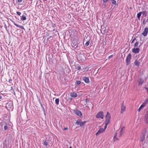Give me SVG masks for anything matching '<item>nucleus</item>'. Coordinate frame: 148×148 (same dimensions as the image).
Here are the masks:
<instances>
[{
    "label": "nucleus",
    "mask_w": 148,
    "mask_h": 148,
    "mask_svg": "<svg viewBox=\"0 0 148 148\" xmlns=\"http://www.w3.org/2000/svg\"><path fill=\"white\" fill-rule=\"evenodd\" d=\"M86 122V121H84V122H82V120L81 119H77L75 123V125H79L80 127H84V125Z\"/></svg>",
    "instance_id": "f257e3e1"
},
{
    "label": "nucleus",
    "mask_w": 148,
    "mask_h": 148,
    "mask_svg": "<svg viewBox=\"0 0 148 148\" xmlns=\"http://www.w3.org/2000/svg\"><path fill=\"white\" fill-rule=\"evenodd\" d=\"M131 57L132 55L130 53L128 54L127 56L126 60L127 65H129L131 58Z\"/></svg>",
    "instance_id": "f03ea898"
},
{
    "label": "nucleus",
    "mask_w": 148,
    "mask_h": 148,
    "mask_svg": "<svg viewBox=\"0 0 148 148\" xmlns=\"http://www.w3.org/2000/svg\"><path fill=\"white\" fill-rule=\"evenodd\" d=\"M96 118L97 119L101 118L103 119L104 118L103 113L102 112H100L96 115Z\"/></svg>",
    "instance_id": "7ed1b4c3"
},
{
    "label": "nucleus",
    "mask_w": 148,
    "mask_h": 148,
    "mask_svg": "<svg viewBox=\"0 0 148 148\" xmlns=\"http://www.w3.org/2000/svg\"><path fill=\"white\" fill-rule=\"evenodd\" d=\"M71 45L73 48L75 49L77 48L78 45L77 42L75 40H73L71 43Z\"/></svg>",
    "instance_id": "20e7f679"
},
{
    "label": "nucleus",
    "mask_w": 148,
    "mask_h": 148,
    "mask_svg": "<svg viewBox=\"0 0 148 148\" xmlns=\"http://www.w3.org/2000/svg\"><path fill=\"white\" fill-rule=\"evenodd\" d=\"M110 119V114L109 112H108L107 113V114L106 116V120L105 122L109 123Z\"/></svg>",
    "instance_id": "39448f33"
},
{
    "label": "nucleus",
    "mask_w": 148,
    "mask_h": 148,
    "mask_svg": "<svg viewBox=\"0 0 148 148\" xmlns=\"http://www.w3.org/2000/svg\"><path fill=\"white\" fill-rule=\"evenodd\" d=\"M11 21V22L13 23L17 27H19L22 29H23L24 30H25V29L24 28V27L23 26H21V25H18V24H16L15 22L13 21L12 20H10Z\"/></svg>",
    "instance_id": "423d86ee"
},
{
    "label": "nucleus",
    "mask_w": 148,
    "mask_h": 148,
    "mask_svg": "<svg viewBox=\"0 0 148 148\" xmlns=\"http://www.w3.org/2000/svg\"><path fill=\"white\" fill-rule=\"evenodd\" d=\"M123 101L121 107V113H122L124 112H125L126 110V107L123 105Z\"/></svg>",
    "instance_id": "0eeeda50"
},
{
    "label": "nucleus",
    "mask_w": 148,
    "mask_h": 148,
    "mask_svg": "<svg viewBox=\"0 0 148 148\" xmlns=\"http://www.w3.org/2000/svg\"><path fill=\"white\" fill-rule=\"evenodd\" d=\"M148 32V28L146 27L145 28L144 30L143 33H142V34L144 36H146Z\"/></svg>",
    "instance_id": "6e6552de"
},
{
    "label": "nucleus",
    "mask_w": 148,
    "mask_h": 148,
    "mask_svg": "<svg viewBox=\"0 0 148 148\" xmlns=\"http://www.w3.org/2000/svg\"><path fill=\"white\" fill-rule=\"evenodd\" d=\"M74 113L79 116H81L82 114L81 112L79 110H77L74 111Z\"/></svg>",
    "instance_id": "1a4fd4ad"
},
{
    "label": "nucleus",
    "mask_w": 148,
    "mask_h": 148,
    "mask_svg": "<svg viewBox=\"0 0 148 148\" xmlns=\"http://www.w3.org/2000/svg\"><path fill=\"white\" fill-rule=\"evenodd\" d=\"M140 49L138 48H133L132 49V52L135 53H138L140 51Z\"/></svg>",
    "instance_id": "9d476101"
},
{
    "label": "nucleus",
    "mask_w": 148,
    "mask_h": 148,
    "mask_svg": "<svg viewBox=\"0 0 148 148\" xmlns=\"http://www.w3.org/2000/svg\"><path fill=\"white\" fill-rule=\"evenodd\" d=\"M104 130L103 128H100L96 133L97 136L99 135L100 134L103 133L104 131Z\"/></svg>",
    "instance_id": "9b49d317"
},
{
    "label": "nucleus",
    "mask_w": 148,
    "mask_h": 148,
    "mask_svg": "<svg viewBox=\"0 0 148 148\" xmlns=\"http://www.w3.org/2000/svg\"><path fill=\"white\" fill-rule=\"evenodd\" d=\"M145 133H143L142 134L140 138V141L141 142H143L145 138Z\"/></svg>",
    "instance_id": "f8f14e48"
},
{
    "label": "nucleus",
    "mask_w": 148,
    "mask_h": 148,
    "mask_svg": "<svg viewBox=\"0 0 148 148\" xmlns=\"http://www.w3.org/2000/svg\"><path fill=\"white\" fill-rule=\"evenodd\" d=\"M83 79L84 80L85 82L86 83H88L89 82V78L88 77H83Z\"/></svg>",
    "instance_id": "ddd939ff"
},
{
    "label": "nucleus",
    "mask_w": 148,
    "mask_h": 148,
    "mask_svg": "<svg viewBox=\"0 0 148 148\" xmlns=\"http://www.w3.org/2000/svg\"><path fill=\"white\" fill-rule=\"evenodd\" d=\"M70 95L71 97L73 98H75L77 96V95L76 93L74 92H70Z\"/></svg>",
    "instance_id": "4468645a"
},
{
    "label": "nucleus",
    "mask_w": 148,
    "mask_h": 148,
    "mask_svg": "<svg viewBox=\"0 0 148 148\" xmlns=\"http://www.w3.org/2000/svg\"><path fill=\"white\" fill-rule=\"evenodd\" d=\"M124 127H122L121 129V130L120 131L119 135V137H121L122 134H123V133L124 132Z\"/></svg>",
    "instance_id": "2eb2a0df"
},
{
    "label": "nucleus",
    "mask_w": 148,
    "mask_h": 148,
    "mask_svg": "<svg viewBox=\"0 0 148 148\" xmlns=\"http://www.w3.org/2000/svg\"><path fill=\"white\" fill-rule=\"evenodd\" d=\"M145 120L146 122L148 123V111L146 112V114L145 116Z\"/></svg>",
    "instance_id": "dca6fc26"
},
{
    "label": "nucleus",
    "mask_w": 148,
    "mask_h": 148,
    "mask_svg": "<svg viewBox=\"0 0 148 148\" xmlns=\"http://www.w3.org/2000/svg\"><path fill=\"white\" fill-rule=\"evenodd\" d=\"M3 125H4V128L5 130H8V124L6 122L4 123L3 124Z\"/></svg>",
    "instance_id": "f3484780"
},
{
    "label": "nucleus",
    "mask_w": 148,
    "mask_h": 148,
    "mask_svg": "<svg viewBox=\"0 0 148 148\" xmlns=\"http://www.w3.org/2000/svg\"><path fill=\"white\" fill-rule=\"evenodd\" d=\"M144 81L142 79H140L138 81V85H141L144 83Z\"/></svg>",
    "instance_id": "a211bd4d"
},
{
    "label": "nucleus",
    "mask_w": 148,
    "mask_h": 148,
    "mask_svg": "<svg viewBox=\"0 0 148 148\" xmlns=\"http://www.w3.org/2000/svg\"><path fill=\"white\" fill-rule=\"evenodd\" d=\"M21 20L22 21L25 20L26 19V17L24 15H22L21 17Z\"/></svg>",
    "instance_id": "6ab92c4d"
},
{
    "label": "nucleus",
    "mask_w": 148,
    "mask_h": 148,
    "mask_svg": "<svg viewBox=\"0 0 148 148\" xmlns=\"http://www.w3.org/2000/svg\"><path fill=\"white\" fill-rule=\"evenodd\" d=\"M60 99L58 98L56 99H55V103L56 105H58L59 104V101Z\"/></svg>",
    "instance_id": "aec40b11"
},
{
    "label": "nucleus",
    "mask_w": 148,
    "mask_h": 148,
    "mask_svg": "<svg viewBox=\"0 0 148 148\" xmlns=\"http://www.w3.org/2000/svg\"><path fill=\"white\" fill-rule=\"evenodd\" d=\"M43 144L46 146H47L49 144L45 140H43Z\"/></svg>",
    "instance_id": "412c9836"
},
{
    "label": "nucleus",
    "mask_w": 148,
    "mask_h": 148,
    "mask_svg": "<svg viewBox=\"0 0 148 148\" xmlns=\"http://www.w3.org/2000/svg\"><path fill=\"white\" fill-rule=\"evenodd\" d=\"M134 64L136 66H138L140 64V62L136 60L134 62Z\"/></svg>",
    "instance_id": "4be33fe9"
},
{
    "label": "nucleus",
    "mask_w": 148,
    "mask_h": 148,
    "mask_svg": "<svg viewBox=\"0 0 148 148\" xmlns=\"http://www.w3.org/2000/svg\"><path fill=\"white\" fill-rule=\"evenodd\" d=\"M142 14V12H140L137 14V17L138 18H139L141 16Z\"/></svg>",
    "instance_id": "5701e85b"
},
{
    "label": "nucleus",
    "mask_w": 148,
    "mask_h": 148,
    "mask_svg": "<svg viewBox=\"0 0 148 148\" xmlns=\"http://www.w3.org/2000/svg\"><path fill=\"white\" fill-rule=\"evenodd\" d=\"M117 133H116L115 134V136L114 137V141H115L117 140H118V139L116 138V136H117Z\"/></svg>",
    "instance_id": "b1692460"
},
{
    "label": "nucleus",
    "mask_w": 148,
    "mask_h": 148,
    "mask_svg": "<svg viewBox=\"0 0 148 148\" xmlns=\"http://www.w3.org/2000/svg\"><path fill=\"white\" fill-rule=\"evenodd\" d=\"M105 27L104 26H101V33H102V32L103 31V30H104V29H105Z\"/></svg>",
    "instance_id": "393cba45"
},
{
    "label": "nucleus",
    "mask_w": 148,
    "mask_h": 148,
    "mask_svg": "<svg viewBox=\"0 0 148 148\" xmlns=\"http://www.w3.org/2000/svg\"><path fill=\"white\" fill-rule=\"evenodd\" d=\"M138 44H139V42H138V41L136 42L134 45V47H137L138 45Z\"/></svg>",
    "instance_id": "a878e982"
},
{
    "label": "nucleus",
    "mask_w": 148,
    "mask_h": 148,
    "mask_svg": "<svg viewBox=\"0 0 148 148\" xmlns=\"http://www.w3.org/2000/svg\"><path fill=\"white\" fill-rule=\"evenodd\" d=\"M105 125L104 127V128L103 129L104 130L106 129L107 127V125L109 123H107L106 122H105Z\"/></svg>",
    "instance_id": "bb28decb"
},
{
    "label": "nucleus",
    "mask_w": 148,
    "mask_h": 148,
    "mask_svg": "<svg viewBox=\"0 0 148 148\" xmlns=\"http://www.w3.org/2000/svg\"><path fill=\"white\" fill-rule=\"evenodd\" d=\"M103 33H102V34H104L105 33H107L108 32V31L106 29V27H105V29L103 30Z\"/></svg>",
    "instance_id": "cd10ccee"
},
{
    "label": "nucleus",
    "mask_w": 148,
    "mask_h": 148,
    "mask_svg": "<svg viewBox=\"0 0 148 148\" xmlns=\"http://www.w3.org/2000/svg\"><path fill=\"white\" fill-rule=\"evenodd\" d=\"M76 69H77L79 71L81 69V67L79 66H77L76 67Z\"/></svg>",
    "instance_id": "c85d7f7f"
},
{
    "label": "nucleus",
    "mask_w": 148,
    "mask_h": 148,
    "mask_svg": "<svg viewBox=\"0 0 148 148\" xmlns=\"http://www.w3.org/2000/svg\"><path fill=\"white\" fill-rule=\"evenodd\" d=\"M112 3L114 5H115L116 4V2L115 0H112Z\"/></svg>",
    "instance_id": "c756f323"
},
{
    "label": "nucleus",
    "mask_w": 148,
    "mask_h": 148,
    "mask_svg": "<svg viewBox=\"0 0 148 148\" xmlns=\"http://www.w3.org/2000/svg\"><path fill=\"white\" fill-rule=\"evenodd\" d=\"M81 82L80 81L77 80L76 81V83L77 84L79 85L81 84Z\"/></svg>",
    "instance_id": "7c9ffc66"
},
{
    "label": "nucleus",
    "mask_w": 148,
    "mask_h": 148,
    "mask_svg": "<svg viewBox=\"0 0 148 148\" xmlns=\"http://www.w3.org/2000/svg\"><path fill=\"white\" fill-rule=\"evenodd\" d=\"M146 104L144 102L143 103V104L141 105V106L142 107V108L144 107L145 106V105Z\"/></svg>",
    "instance_id": "2f4dec72"
},
{
    "label": "nucleus",
    "mask_w": 148,
    "mask_h": 148,
    "mask_svg": "<svg viewBox=\"0 0 148 148\" xmlns=\"http://www.w3.org/2000/svg\"><path fill=\"white\" fill-rule=\"evenodd\" d=\"M146 104L144 102L143 103V104L141 105V106L142 107V108L144 107L145 106V105Z\"/></svg>",
    "instance_id": "473e14b6"
},
{
    "label": "nucleus",
    "mask_w": 148,
    "mask_h": 148,
    "mask_svg": "<svg viewBox=\"0 0 148 148\" xmlns=\"http://www.w3.org/2000/svg\"><path fill=\"white\" fill-rule=\"evenodd\" d=\"M90 41H87L86 43L85 44V45L86 46H88L89 45V44L90 43Z\"/></svg>",
    "instance_id": "72a5a7b5"
},
{
    "label": "nucleus",
    "mask_w": 148,
    "mask_h": 148,
    "mask_svg": "<svg viewBox=\"0 0 148 148\" xmlns=\"http://www.w3.org/2000/svg\"><path fill=\"white\" fill-rule=\"evenodd\" d=\"M136 38H134V39L132 40L131 43H133L134 41L136 40Z\"/></svg>",
    "instance_id": "f704fd0d"
},
{
    "label": "nucleus",
    "mask_w": 148,
    "mask_h": 148,
    "mask_svg": "<svg viewBox=\"0 0 148 148\" xmlns=\"http://www.w3.org/2000/svg\"><path fill=\"white\" fill-rule=\"evenodd\" d=\"M142 108H143L141 106H140V107H139V109H138V112H140V110H141V109H142Z\"/></svg>",
    "instance_id": "c9c22d12"
},
{
    "label": "nucleus",
    "mask_w": 148,
    "mask_h": 148,
    "mask_svg": "<svg viewBox=\"0 0 148 148\" xmlns=\"http://www.w3.org/2000/svg\"><path fill=\"white\" fill-rule=\"evenodd\" d=\"M4 27L5 28V29H6V30L7 31H8V30H7V25H6V24H4Z\"/></svg>",
    "instance_id": "e433bc0d"
},
{
    "label": "nucleus",
    "mask_w": 148,
    "mask_h": 148,
    "mask_svg": "<svg viewBox=\"0 0 148 148\" xmlns=\"http://www.w3.org/2000/svg\"><path fill=\"white\" fill-rule=\"evenodd\" d=\"M144 102L147 104L148 102V99H146L145 100Z\"/></svg>",
    "instance_id": "4c0bfd02"
},
{
    "label": "nucleus",
    "mask_w": 148,
    "mask_h": 148,
    "mask_svg": "<svg viewBox=\"0 0 148 148\" xmlns=\"http://www.w3.org/2000/svg\"><path fill=\"white\" fill-rule=\"evenodd\" d=\"M16 13L19 16H20L21 14V13L20 12H16Z\"/></svg>",
    "instance_id": "58836bf2"
},
{
    "label": "nucleus",
    "mask_w": 148,
    "mask_h": 148,
    "mask_svg": "<svg viewBox=\"0 0 148 148\" xmlns=\"http://www.w3.org/2000/svg\"><path fill=\"white\" fill-rule=\"evenodd\" d=\"M113 55H112L109 56H108V58L109 59L113 57Z\"/></svg>",
    "instance_id": "ea45409f"
},
{
    "label": "nucleus",
    "mask_w": 148,
    "mask_h": 148,
    "mask_svg": "<svg viewBox=\"0 0 148 148\" xmlns=\"http://www.w3.org/2000/svg\"><path fill=\"white\" fill-rule=\"evenodd\" d=\"M24 0H18V2L19 3H21L22 1H23Z\"/></svg>",
    "instance_id": "a19ab883"
},
{
    "label": "nucleus",
    "mask_w": 148,
    "mask_h": 148,
    "mask_svg": "<svg viewBox=\"0 0 148 148\" xmlns=\"http://www.w3.org/2000/svg\"><path fill=\"white\" fill-rule=\"evenodd\" d=\"M145 89L147 91V93L148 94V88L147 87H145Z\"/></svg>",
    "instance_id": "79ce46f5"
},
{
    "label": "nucleus",
    "mask_w": 148,
    "mask_h": 148,
    "mask_svg": "<svg viewBox=\"0 0 148 148\" xmlns=\"http://www.w3.org/2000/svg\"><path fill=\"white\" fill-rule=\"evenodd\" d=\"M88 101H89V100L88 99H86V102L87 103Z\"/></svg>",
    "instance_id": "37998d69"
},
{
    "label": "nucleus",
    "mask_w": 148,
    "mask_h": 148,
    "mask_svg": "<svg viewBox=\"0 0 148 148\" xmlns=\"http://www.w3.org/2000/svg\"><path fill=\"white\" fill-rule=\"evenodd\" d=\"M103 0V1L104 2H107L108 0Z\"/></svg>",
    "instance_id": "c03bdc74"
},
{
    "label": "nucleus",
    "mask_w": 148,
    "mask_h": 148,
    "mask_svg": "<svg viewBox=\"0 0 148 148\" xmlns=\"http://www.w3.org/2000/svg\"><path fill=\"white\" fill-rule=\"evenodd\" d=\"M12 79H9V82H10L11 81H12Z\"/></svg>",
    "instance_id": "a18cd8bd"
},
{
    "label": "nucleus",
    "mask_w": 148,
    "mask_h": 148,
    "mask_svg": "<svg viewBox=\"0 0 148 148\" xmlns=\"http://www.w3.org/2000/svg\"><path fill=\"white\" fill-rule=\"evenodd\" d=\"M68 129V128L67 127H65L64 129V130H67Z\"/></svg>",
    "instance_id": "49530a36"
},
{
    "label": "nucleus",
    "mask_w": 148,
    "mask_h": 148,
    "mask_svg": "<svg viewBox=\"0 0 148 148\" xmlns=\"http://www.w3.org/2000/svg\"><path fill=\"white\" fill-rule=\"evenodd\" d=\"M13 90L12 87H11V90Z\"/></svg>",
    "instance_id": "de8ad7c7"
},
{
    "label": "nucleus",
    "mask_w": 148,
    "mask_h": 148,
    "mask_svg": "<svg viewBox=\"0 0 148 148\" xmlns=\"http://www.w3.org/2000/svg\"><path fill=\"white\" fill-rule=\"evenodd\" d=\"M91 103L92 105V108L93 107V104H92V103Z\"/></svg>",
    "instance_id": "09e8293b"
},
{
    "label": "nucleus",
    "mask_w": 148,
    "mask_h": 148,
    "mask_svg": "<svg viewBox=\"0 0 148 148\" xmlns=\"http://www.w3.org/2000/svg\"><path fill=\"white\" fill-rule=\"evenodd\" d=\"M44 1H47V0H42Z\"/></svg>",
    "instance_id": "8fccbe9b"
},
{
    "label": "nucleus",
    "mask_w": 148,
    "mask_h": 148,
    "mask_svg": "<svg viewBox=\"0 0 148 148\" xmlns=\"http://www.w3.org/2000/svg\"><path fill=\"white\" fill-rule=\"evenodd\" d=\"M144 21H144V20L143 22V24H145V23Z\"/></svg>",
    "instance_id": "3c124183"
},
{
    "label": "nucleus",
    "mask_w": 148,
    "mask_h": 148,
    "mask_svg": "<svg viewBox=\"0 0 148 148\" xmlns=\"http://www.w3.org/2000/svg\"><path fill=\"white\" fill-rule=\"evenodd\" d=\"M69 148H72V147H71L70 146V147H69Z\"/></svg>",
    "instance_id": "603ef678"
},
{
    "label": "nucleus",
    "mask_w": 148,
    "mask_h": 148,
    "mask_svg": "<svg viewBox=\"0 0 148 148\" xmlns=\"http://www.w3.org/2000/svg\"><path fill=\"white\" fill-rule=\"evenodd\" d=\"M147 21L148 22V18L147 20Z\"/></svg>",
    "instance_id": "864d4df0"
},
{
    "label": "nucleus",
    "mask_w": 148,
    "mask_h": 148,
    "mask_svg": "<svg viewBox=\"0 0 148 148\" xmlns=\"http://www.w3.org/2000/svg\"><path fill=\"white\" fill-rule=\"evenodd\" d=\"M144 13H145V12H143V14H144Z\"/></svg>",
    "instance_id": "5fc2aeb1"
}]
</instances>
